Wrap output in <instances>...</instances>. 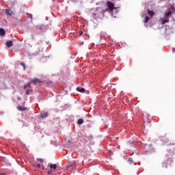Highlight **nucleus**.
Masks as SVG:
<instances>
[{
    "label": "nucleus",
    "mask_w": 175,
    "mask_h": 175,
    "mask_svg": "<svg viewBox=\"0 0 175 175\" xmlns=\"http://www.w3.org/2000/svg\"><path fill=\"white\" fill-rule=\"evenodd\" d=\"M91 17H93L94 20H98L100 17V14L98 11H94V9L91 10Z\"/></svg>",
    "instance_id": "f257e3e1"
},
{
    "label": "nucleus",
    "mask_w": 175,
    "mask_h": 175,
    "mask_svg": "<svg viewBox=\"0 0 175 175\" xmlns=\"http://www.w3.org/2000/svg\"><path fill=\"white\" fill-rule=\"evenodd\" d=\"M107 6L108 8V10H110V12H113V9H117V8L115 7L114 3L111 1L107 2Z\"/></svg>",
    "instance_id": "f03ea898"
},
{
    "label": "nucleus",
    "mask_w": 175,
    "mask_h": 175,
    "mask_svg": "<svg viewBox=\"0 0 175 175\" xmlns=\"http://www.w3.org/2000/svg\"><path fill=\"white\" fill-rule=\"evenodd\" d=\"M50 167L51 170L48 172V174H51L53 172H55V170H57V164H51Z\"/></svg>",
    "instance_id": "7ed1b4c3"
},
{
    "label": "nucleus",
    "mask_w": 175,
    "mask_h": 175,
    "mask_svg": "<svg viewBox=\"0 0 175 175\" xmlns=\"http://www.w3.org/2000/svg\"><path fill=\"white\" fill-rule=\"evenodd\" d=\"M31 84H38V83H42V81L39 79H34L30 81Z\"/></svg>",
    "instance_id": "20e7f679"
},
{
    "label": "nucleus",
    "mask_w": 175,
    "mask_h": 175,
    "mask_svg": "<svg viewBox=\"0 0 175 175\" xmlns=\"http://www.w3.org/2000/svg\"><path fill=\"white\" fill-rule=\"evenodd\" d=\"M17 109L19 110L20 111H25V110H27V107H23L21 105H18Z\"/></svg>",
    "instance_id": "39448f33"
},
{
    "label": "nucleus",
    "mask_w": 175,
    "mask_h": 175,
    "mask_svg": "<svg viewBox=\"0 0 175 175\" xmlns=\"http://www.w3.org/2000/svg\"><path fill=\"white\" fill-rule=\"evenodd\" d=\"M49 116V113L47 112L42 113L40 114V118H46Z\"/></svg>",
    "instance_id": "423d86ee"
},
{
    "label": "nucleus",
    "mask_w": 175,
    "mask_h": 175,
    "mask_svg": "<svg viewBox=\"0 0 175 175\" xmlns=\"http://www.w3.org/2000/svg\"><path fill=\"white\" fill-rule=\"evenodd\" d=\"M172 11H168V12H165L164 17L165 18H169V17H170V16H172Z\"/></svg>",
    "instance_id": "0eeeda50"
},
{
    "label": "nucleus",
    "mask_w": 175,
    "mask_h": 175,
    "mask_svg": "<svg viewBox=\"0 0 175 175\" xmlns=\"http://www.w3.org/2000/svg\"><path fill=\"white\" fill-rule=\"evenodd\" d=\"M6 46L8 48V49H10V47H12V46H13V41L12 40H10V41H8L6 43Z\"/></svg>",
    "instance_id": "6e6552de"
},
{
    "label": "nucleus",
    "mask_w": 175,
    "mask_h": 175,
    "mask_svg": "<svg viewBox=\"0 0 175 175\" xmlns=\"http://www.w3.org/2000/svg\"><path fill=\"white\" fill-rule=\"evenodd\" d=\"M5 14H7V16H12V14H13V11L10 9H7L5 10Z\"/></svg>",
    "instance_id": "1a4fd4ad"
},
{
    "label": "nucleus",
    "mask_w": 175,
    "mask_h": 175,
    "mask_svg": "<svg viewBox=\"0 0 175 175\" xmlns=\"http://www.w3.org/2000/svg\"><path fill=\"white\" fill-rule=\"evenodd\" d=\"M77 91H78V92H85V89L83 88H77Z\"/></svg>",
    "instance_id": "9d476101"
},
{
    "label": "nucleus",
    "mask_w": 175,
    "mask_h": 175,
    "mask_svg": "<svg viewBox=\"0 0 175 175\" xmlns=\"http://www.w3.org/2000/svg\"><path fill=\"white\" fill-rule=\"evenodd\" d=\"M148 14L149 16H150V17H152L155 14V12H154L152 10H148Z\"/></svg>",
    "instance_id": "9b49d317"
},
{
    "label": "nucleus",
    "mask_w": 175,
    "mask_h": 175,
    "mask_svg": "<svg viewBox=\"0 0 175 175\" xmlns=\"http://www.w3.org/2000/svg\"><path fill=\"white\" fill-rule=\"evenodd\" d=\"M5 29L0 28V36H5Z\"/></svg>",
    "instance_id": "f8f14e48"
},
{
    "label": "nucleus",
    "mask_w": 175,
    "mask_h": 175,
    "mask_svg": "<svg viewBox=\"0 0 175 175\" xmlns=\"http://www.w3.org/2000/svg\"><path fill=\"white\" fill-rule=\"evenodd\" d=\"M83 123H84V120L81 118L79 119L78 121H77V124L78 125H81Z\"/></svg>",
    "instance_id": "ddd939ff"
},
{
    "label": "nucleus",
    "mask_w": 175,
    "mask_h": 175,
    "mask_svg": "<svg viewBox=\"0 0 175 175\" xmlns=\"http://www.w3.org/2000/svg\"><path fill=\"white\" fill-rule=\"evenodd\" d=\"M28 87H29V88H31V83L29 82L27 84L25 85L23 88L24 90H27V88H28Z\"/></svg>",
    "instance_id": "4468645a"
},
{
    "label": "nucleus",
    "mask_w": 175,
    "mask_h": 175,
    "mask_svg": "<svg viewBox=\"0 0 175 175\" xmlns=\"http://www.w3.org/2000/svg\"><path fill=\"white\" fill-rule=\"evenodd\" d=\"M166 23H169V18H165V20L162 21L161 24H166Z\"/></svg>",
    "instance_id": "2eb2a0df"
},
{
    "label": "nucleus",
    "mask_w": 175,
    "mask_h": 175,
    "mask_svg": "<svg viewBox=\"0 0 175 175\" xmlns=\"http://www.w3.org/2000/svg\"><path fill=\"white\" fill-rule=\"evenodd\" d=\"M149 21H150V17L145 16L144 23H148Z\"/></svg>",
    "instance_id": "dca6fc26"
},
{
    "label": "nucleus",
    "mask_w": 175,
    "mask_h": 175,
    "mask_svg": "<svg viewBox=\"0 0 175 175\" xmlns=\"http://www.w3.org/2000/svg\"><path fill=\"white\" fill-rule=\"evenodd\" d=\"M30 92H32V90H27L26 91V94L29 95Z\"/></svg>",
    "instance_id": "f3484780"
},
{
    "label": "nucleus",
    "mask_w": 175,
    "mask_h": 175,
    "mask_svg": "<svg viewBox=\"0 0 175 175\" xmlns=\"http://www.w3.org/2000/svg\"><path fill=\"white\" fill-rule=\"evenodd\" d=\"M21 66L23 67L24 70H25V64H24V63H21Z\"/></svg>",
    "instance_id": "a211bd4d"
},
{
    "label": "nucleus",
    "mask_w": 175,
    "mask_h": 175,
    "mask_svg": "<svg viewBox=\"0 0 175 175\" xmlns=\"http://www.w3.org/2000/svg\"><path fill=\"white\" fill-rule=\"evenodd\" d=\"M38 162L43 163V159H38Z\"/></svg>",
    "instance_id": "6ab92c4d"
},
{
    "label": "nucleus",
    "mask_w": 175,
    "mask_h": 175,
    "mask_svg": "<svg viewBox=\"0 0 175 175\" xmlns=\"http://www.w3.org/2000/svg\"><path fill=\"white\" fill-rule=\"evenodd\" d=\"M36 167H40V164H38L37 165H36Z\"/></svg>",
    "instance_id": "aec40b11"
},
{
    "label": "nucleus",
    "mask_w": 175,
    "mask_h": 175,
    "mask_svg": "<svg viewBox=\"0 0 175 175\" xmlns=\"http://www.w3.org/2000/svg\"><path fill=\"white\" fill-rule=\"evenodd\" d=\"M171 9H172V10H174V6L172 5V6H171Z\"/></svg>",
    "instance_id": "412c9836"
},
{
    "label": "nucleus",
    "mask_w": 175,
    "mask_h": 175,
    "mask_svg": "<svg viewBox=\"0 0 175 175\" xmlns=\"http://www.w3.org/2000/svg\"><path fill=\"white\" fill-rule=\"evenodd\" d=\"M0 175H6V173H0Z\"/></svg>",
    "instance_id": "4be33fe9"
},
{
    "label": "nucleus",
    "mask_w": 175,
    "mask_h": 175,
    "mask_svg": "<svg viewBox=\"0 0 175 175\" xmlns=\"http://www.w3.org/2000/svg\"><path fill=\"white\" fill-rule=\"evenodd\" d=\"M72 2H77V0H71Z\"/></svg>",
    "instance_id": "5701e85b"
},
{
    "label": "nucleus",
    "mask_w": 175,
    "mask_h": 175,
    "mask_svg": "<svg viewBox=\"0 0 175 175\" xmlns=\"http://www.w3.org/2000/svg\"><path fill=\"white\" fill-rule=\"evenodd\" d=\"M42 169H44V165H42Z\"/></svg>",
    "instance_id": "b1692460"
},
{
    "label": "nucleus",
    "mask_w": 175,
    "mask_h": 175,
    "mask_svg": "<svg viewBox=\"0 0 175 175\" xmlns=\"http://www.w3.org/2000/svg\"><path fill=\"white\" fill-rule=\"evenodd\" d=\"M75 163H75V162H74V163H73V164H72V165H71V166H73V165H75Z\"/></svg>",
    "instance_id": "393cba45"
}]
</instances>
